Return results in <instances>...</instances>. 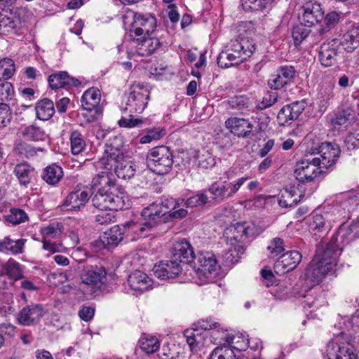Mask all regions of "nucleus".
<instances>
[{
    "instance_id": "nucleus-23",
    "label": "nucleus",
    "mask_w": 359,
    "mask_h": 359,
    "mask_svg": "<svg viewBox=\"0 0 359 359\" xmlns=\"http://www.w3.org/2000/svg\"><path fill=\"white\" fill-rule=\"evenodd\" d=\"M89 192L87 191L76 190L70 192L66 197L61 207L66 211H81L90 199Z\"/></svg>"
},
{
    "instance_id": "nucleus-2",
    "label": "nucleus",
    "mask_w": 359,
    "mask_h": 359,
    "mask_svg": "<svg viewBox=\"0 0 359 359\" xmlns=\"http://www.w3.org/2000/svg\"><path fill=\"white\" fill-rule=\"evenodd\" d=\"M92 186H101L93 196V205L100 210L117 211L128 208V198L122 189L115 185L114 181L109 177V172L102 171L92 180Z\"/></svg>"
},
{
    "instance_id": "nucleus-64",
    "label": "nucleus",
    "mask_w": 359,
    "mask_h": 359,
    "mask_svg": "<svg viewBox=\"0 0 359 359\" xmlns=\"http://www.w3.org/2000/svg\"><path fill=\"white\" fill-rule=\"evenodd\" d=\"M281 74H279L278 70L276 74H273L270 76L268 81V85L271 88L278 90L287 85V82L281 79Z\"/></svg>"
},
{
    "instance_id": "nucleus-38",
    "label": "nucleus",
    "mask_w": 359,
    "mask_h": 359,
    "mask_svg": "<svg viewBox=\"0 0 359 359\" xmlns=\"http://www.w3.org/2000/svg\"><path fill=\"white\" fill-rule=\"evenodd\" d=\"M341 48L347 52H352L359 46V26L348 31L340 41Z\"/></svg>"
},
{
    "instance_id": "nucleus-31",
    "label": "nucleus",
    "mask_w": 359,
    "mask_h": 359,
    "mask_svg": "<svg viewBox=\"0 0 359 359\" xmlns=\"http://www.w3.org/2000/svg\"><path fill=\"white\" fill-rule=\"evenodd\" d=\"M130 288L135 291L142 292L151 287L153 281L143 271L135 270L128 278Z\"/></svg>"
},
{
    "instance_id": "nucleus-50",
    "label": "nucleus",
    "mask_w": 359,
    "mask_h": 359,
    "mask_svg": "<svg viewBox=\"0 0 359 359\" xmlns=\"http://www.w3.org/2000/svg\"><path fill=\"white\" fill-rule=\"evenodd\" d=\"M352 114L350 111L343 110L337 113L332 120V124L335 130H344L351 121Z\"/></svg>"
},
{
    "instance_id": "nucleus-24",
    "label": "nucleus",
    "mask_w": 359,
    "mask_h": 359,
    "mask_svg": "<svg viewBox=\"0 0 359 359\" xmlns=\"http://www.w3.org/2000/svg\"><path fill=\"white\" fill-rule=\"evenodd\" d=\"M182 265L172 258L170 261L161 262L153 268L154 276L160 279L175 278L180 275L182 270Z\"/></svg>"
},
{
    "instance_id": "nucleus-37",
    "label": "nucleus",
    "mask_w": 359,
    "mask_h": 359,
    "mask_svg": "<svg viewBox=\"0 0 359 359\" xmlns=\"http://www.w3.org/2000/svg\"><path fill=\"white\" fill-rule=\"evenodd\" d=\"M81 107L83 109L90 111L99 104L100 102V92L97 88H91L84 92L81 97Z\"/></svg>"
},
{
    "instance_id": "nucleus-46",
    "label": "nucleus",
    "mask_w": 359,
    "mask_h": 359,
    "mask_svg": "<svg viewBox=\"0 0 359 359\" xmlns=\"http://www.w3.org/2000/svg\"><path fill=\"white\" fill-rule=\"evenodd\" d=\"M208 359H240L231 345L217 346L213 349Z\"/></svg>"
},
{
    "instance_id": "nucleus-62",
    "label": "nucleus",
    "mask_w": 359,
    "mask_h": 359,
    "mask_svg": "<svg viewBox=\"0 0 359 359\" xmlns=\"http://www.w3.org/2000/svg\"><path fill=\"white\" fill-rule=\"evenodd\" d=\"M11 113L7 104L0 103V127H6L11 121Z\"/></svg>"
},
{
    "instance_id": "nucleus-54",
    "label": "nucleus",
    "mask_w": 359,
    "mask_h": 359,
    "mask_svg": "<svg viewBox=\"0 0 359 359\" xmlns=\"http://www.w3.org/2000/svg\"><path fill=\"white\" fill-rule=\"evenodd\" d=\"M341 198L344 199L343 205L348 208L353 210L359 205V190H351L341 194Z\"/></svg>"
},
{
    "instance_id": "nucleus-56",
    "label": "nucleus",
    "mask_w": 359,
    "mask_h": 359,
    "mask_svg": "<svg viewBox=\"0 0 359 359\" xmlns=\"http://www.w3.org/2000/svg\"><path fill=\"white\" fill-rule=\"evenodd\" d=\"M165 135V130L158 127V128H152L147 130V134L143 135L140 140V142L141 144H147L150 143L154 140H158L164 137Z\"/></svg>"
},
{
    "instance_id": "nucleus-39",
    "label": "nucleus",
    "mask_w": 359,
    "mask_h": 359,
    "mask_svg": "<svg viewBox=\"0 0 359 359\" xmlns=\"http://www.w3.org/2000/svg\"><path fill=\"white\" fill-rule=\"evenodd\" d=\"M62 177V168L56 163H53L45 168L41 175L42 179L50 185H56Z\"/></svg>"
},
{
    "instance_id": "nucleus-9",
    "label": "nucleus",
    "mask_w": 359,
    "mask_h": 359,
    "mask_svg": "<svg viewBox=\"0 0 359 359\" xmlns=\"http://www.w3.org/2000/svg\"><path fill=\"white\" fill-rule=\"evenodd\" d=\"M248 179L250 177L245 175L230 182H215L208 187V191L212 194L213 199L226 200L232 198Z\"/></svg>"
},
{
    "instance_id": "nucleus-43",
    "label": "nucleus",
    "mask_w": 359,
    "mask_h": 359,
    "mask_svg": "<svg viewBox=\"0 0 359 359\" xmlns=\"http://www.w3.org/2000/svg\"><path fill=\"white\" fill-rule=\"evenodd\" d=\"M22 135L27 140L34 142L45 141L48 137L46 132L35 124L25 127L22 130Z\"/></svg>"
},
{
    "instance_id": "nucleus-34",
    "label": "nucleus",
    "mask_w": 359,
    "mask_h": 359,
    "mask_svg": "<svg viewBox=\"0 0 359 359\" xmlns=\"http://www.w3.org/2000/svg\"><path fill=\"white\" fill-rule=\"evenodd\" d=\"M25 243V239L13 240L5 237L0 240V252L13 255L21 254L23 252Z\"/></svg>"
},
{
    "instance_id": "nucleus-44",
    "label": "nucleus",
    "mask_w": 359,
    "mask_h": 359,
    "mask_svg": "<svg viewBox=\"0 0 359 359\" xmlns=\"http://www.w3.org/2000/svg\"><path fill=\"white\" fill-rule=\"evenodd\" d=\"M138 343L142 351L147 354L155 353L160 347V342L156 337L145 334L142 335Z\"/></svg>"
},
{
    "instance_id": "nucleus-17",
    "label": "nucleus",
    "mask_w": 359,
    "mask_h": 359,
    "mask_svg": "<svg viewBox=\"0 0 359 359\" xmlns=\"http://www.w3.org/2000/svg\"><path fill=\"white\" fill-rule=\"evenodd\" d=\"M156 25V22L154 17H145L141 14H135L132 29H130V36H149L154 32Z\"/></svg>"
},
{
    "instance_id": "nucleus-19",
    "label": "nucleus",
    "mask_w": 359,
    "mask_h": 359,
    "mask_svg": "<svg viewBox=\"0 0 359 359\" xmlns=\"http://www.w3.org/2000/svg\"><path fill=\"white\" fill-rule=\"evenodd\" d=\"M45 313L41 304H32L23 307L17 315L19 324L31 326L38 324Z\"/></svg>"
},
{
    "instance_id": "nucleus-60",
    "label": "nucleus",
    "mask_w": 359,
    "mask_h": 359,
    "mask_svg": "<svg viewBox=\"0 0 359 359\" xmlns=\"http://www.w3.org/2000/svg\"><path fill=\"white\" fill-rule=\"evenodd\" d=\"M271 257H275L281 254L284 250V241L280 238H274L267 247Z\"/></svg>"
},
{
    "instance_id": "nucleus-26",
    "label": "nucleus",
    "mask_w": 359,
    "mask_h": 359,
    "mask_svg": "<svg viewBox=\"0 0 359 359\" xmlns=\"http://www.w3.org/2000/svg\"><path fill=\"white\" fill-rule=\"evenodd\" d=\"M227 46L228 50H231L236 56L238 55L241 63L250 57L255 49V43L244 38L232 40Z\"/></svg>"
},
{
    "instance_id": "nucleus-33",
    "label": "nucleus",
    "mask_w": 359,
    "mask_h": 359,
    "mask_svg": "<svg viewBox=\"0 0 359 359\" xmlns=\"http://www.w3.org/2000/svg\"><path fill=\"white\" fill-rule=\"evenodd\" d=\"M330 217L331 215L328 212L323 215L317 212H313L312 219L309 223L310 230L315 234L329 231L332 226Z\"/></svg>"
},
{
    "instance_id": "nucleus-41",
    "label": "nucleus",
    "mask_w": 359,
    "mask_h": 359,
    "mask_svg": "<svg viewBox=\"0 0 359 359\" xmlns=\"http://www.w3.org/2000/svg\"><path fill=\"white\" fill-rule=\"evenodd\" d=\"M210 341L218 346L230 345L233 342V337L228 332L227 330H224L221 325L217 328H214L210 334Z\"/></svg>"
},
{
    "instance_id": "nucleus-22",
    "label": "nucleus",
    "mask_w": 359,
    "mask_h": 359,
    "mask_svg": "<svg viewBox=\"0 0 359 359\" xmlns=\"http://www.w3.org/2000/svg\"><path fill=\"white\" fill-rule=\"evenodd\" d=\"M302 258L297 250H291L283 254L274 264V270L278 274H284L294 269Z\"/></svg>"
},
{
    "instance_id": "nucleus-5",
    "label": "nucleus",
    "mask_w": 359,
    "mask_h": 359,
    "mask_svg": "<svg viewBox=\"0 0 359 359\" xmlns=\"http://www.w3.org/2000/svg\"><path fill=\"white\" fill-rule=\"evenodd\" d=\"M355 343H359V338L353 336L351 332L343 331L334 334L327 344L326 357L327 359H357Z\"/></svg>"
},
{
    "instance_id": "nucleus-58",
    "label": "nucleus",
    "mask_w": 359,
    "mask_h": 359,
    "mask_svg": "<svg viewBox=\"0 0 359 359\" xmlns=\"http://www.w3.org/2000/svg\"><path fill=\"white\" fill-rule=\"evenodd\" d=\"M16 151L21 156L27 158H30L35 156L38 151H42L43 149L40 147L36 148L34 146L25 142L18 144L15 147Z\"/></svg>"
},
{
    "instance_id": "nucleus-21",
    "label": "nucleus",
    "mask_w": 359,
    "mask_h": 359,
    "mask_svg": "<svg viewBox=\"0 0 359 359\" xmlns=\"http://www.w3.org/2000/svg\"><path fill=\"white\" fill-rule=\"evenodd\" d=\"M217 260L215 255L211 252H200L194 257L192 264L190 266L193 267L197 273H201L204 275L211 273L217 269Z\"/></svg>"
},
{
    "instance_id": "nucleus-55",
    "label": "nucleus",
    "mask_w": 359,
    "mask_h": 359,
    "mask_svg": "<svg viewBox=\"0 0 359 359\" xmlns=\"http://www.w3.org/2000/svg\"><path fill=\"white\" fill-rule=\"evenodd\" d=\"M196 158L198 161V167L203 169L212 168L215 164V159L211 153L204 149L198 151L196 156Z\"/></svg>"
},
{
    "instance_id": "nucleus-11",
    "label": "nucleus",
    "mask_w": 359,
    "mask_h": 359,
    "mask_svg": "<svg viewBox=\"0 0 359 359\" xmlns=\"http://www.w3.org/2000/svg\"><path fill=\"white\" fill-rule=\"evenodd\" d=\"M106 275V270L102 266H91L87 268L81 276L82 290H84L85 287H89L90 293L93 294L104 287Z\"/></svg>"
},
{
    "instance_id": "nucleus-35",
    "label": "nucleus",
    "mask_w": 359,
    "mask_h": 359,
    "mask_svg": "<svg viewBox=\"0 0 359 359\" xmlns=\"http://www.w3.org/2000/svg\"><path fill=\"white\" fill-rule=\"evenodd\" d=\"M36 118L41 121H48L55 114L53 102L48 98H44L36 102L35 106Z\"/></svg>"
},
{
    "instance_id": "nucleus-51",
    "label": "nucleus",
    "mask_w": 359,
    "mask_h": 359,
    "mask_svg": "<svg viewBox=\"0 0 359 359\" xmlns=\"http://www.w3.org/2000/svg\"><path fill=\"white\" fill-rule=\"evenodd\" d=\"M15 72V64L12 59L8 57L0 59V81L11 79Z\"/></svg>"
},
{
    "instance_id": "nucleus-49",
    "label": "nucleus",
    "mask_w": 359,
    "mask_h": 359,
    "mask_svg": "<svg viewBox=\"0 0 359 359\" xmlns=\"http://www.w3.org/2000/svg\"><path fill=\"white\" fill-rule=\"evenodd\" d=\"M69 140L72 154L78 155L86 149V141L81 133L79 131H72L70 134Z\"/></svg>"
},
{
    "instance_id": "nucleus-36",
    "label": "nucleus",
    "mask_w": 359,
    "mask_h": 359,
    "mask_svg": "<svg viewBox=\"0 0 359 359\" xmlns=\"http://www.w3.org/2000/svg\"><path fill=\"white\" fill-rule=\"evenodd\" d=\"M21 25V19L16 12L6 10L0 13V27L6 29L7 32L13 31Z\"/></svg>"
},
{
    "instance_id": "nucleus-3",
    "label": "nucleus",
    "mask_w": 359,
    "mask_h": 359,
    "mask_svg": "<svg viewBox=\"0 0 359 359\" xmlns=\"http://www.w3.org/2000/svg\"><path fill=\"white\" fill-rule=\"evenodd\" d=\"M339 253L337 249L318 246L316 256L306 269L305 285L314 287L321 283L326 275H334L338 270Z\"/></svg>"
},
{
    "instance_id": "nucleus-61",
    "label": "nucleus",
    "mask_w": 359,
    "mask_h": 359,
    "mask_svg": "<svg viewBox=\"0 0 359 359\" xmlns=\"http://www.w3.org/2000/svg\"><path fill=\"white\" fill-rule=\"evenodd\" d=\"M324 24L325 25V27H322L318 29L320 34L326 32L329 30L330 27L336 25L339 20V15L335 11H332L327 13L325 16L324 15Z\"/></svg>"
},
{
    "instance_id": "nucleus-20",
    "label": "nucleus",
    "mask_w": 359,
    "mask_h": 359,
    "mask_svg": "<svg viewBox=\"0 0 359 359\" xmlns=\"http://www.w3.org/2000/svg\"><path fill=\"white\" fill-rule=\"evenodd\" d=\"M324 12L319 4L308 2L302 8V13L299 15L300 22L306 26L311 27L323 20Z\"/></svg>"
},
{
    "instance_id": "nucleus-10",
    "label": "nucleus",
    "mask_w": 359,
    "mask_h": 359,
    "mask_svg": "<svg viewBox=\"0 0 359 359\" xmlns=\"http://www.w3.org/2000/svg\"><path fill=\"white\" fill-rule=\"evenodd\" d=\"M322 172L323 170L320 166V161L309 157L297 163L294 176L300 182H311Z\"/></svg>"
},
{
    "instance_id": "nucleus-32",
    "label": "nucleus",
    "mask_w": 359,
    "mask_h": 359,
    "mask_svg": "<svg viewBox=\"0 0 359 359\" xmlns=\"http://www.w3.org/2000/svg\"><path fill=\"white\" fill-rule=\"evenodd\" d=\"M48 84L51 89H58L67 86L76 87L80 85V81L70 76L67 72H58L50 74L48 79Z\"/></svg>"
},
{
    "instance_id": "nucleus-57",
    "label": "nucleus",
    "mask_w": 359,
    "mask_h": 359,
    "mask_svg": "<svg viewBox=\"0 0 359 359\" xmlns=\"http://www.w3.org/2000/svg\"><path fill=\"white\" fill-rule=\"evenodd\" d=\"M311 27L306 26L304 24L300 22L299 25H296L292 29V37L295 45H299L304 40L309 36L311 32Z\"/></svg>"
},
{
    "instance_id": "nucleus-45",
    "label": "nucleus",
    "mask_w": 359,
    "mask_h": 359,
    "mask_svg": "<svg viewBox=\"0 0 359 359\" xmlns=\"http://www.w3.org/2000/svg\"><path fill=\"white\" fill-rule=\"evenodd\" d=\"M217 64L222 68H228L241 64L238 55L236 56L231 50H228L226 46L217 57Z\"/></svg>"
},
{
    "instance_id": "nucleus-29",
    "label": "nucleus",
    "mask_w": 359,
    "mask_h": 359,
    "mask_svg": "<svg viewBox=\"0 0 359 359\" xmlns=\"http://www.w3.org/2000/svg\"><path fill=\"white\" fill-rule=\"evenodd\" d=\"M13 172L20 186L27 187L35 178V168L27 163H20L15 165Z\"/></svg>"
},
{
    "instance_id": "nucleus-8",
    "label": "nucleus",
    "mask_w": 359,
    "mask_h": 359,
    "mask_svg": "<svg viewBox=\"0 0 359 359\" xmlns=\"http://www.w3.org/2000/svg\"><path fill=\"white\" fill-rule=\"evenodd\" d=\"M318 53V61L325 67L337 65L343 57L340 41L337 39L322 43Z\"/></svg>"
},
{
    "instance_id": "nucleus-7",
    "label": "nucleus",
    "mask_w": 359,
    "mask_h": 359,
    "mask_svg": "<svg viewBox=\"0 0 359 359\" xmlns=\"http://www.w3.org/2000/svg\"><path fill=\"white\" fill-rule=\"evenodd\" d=\"M219 326V323L212 319L201 320L194 324V327L184 332V337L191 351L204 344L205 336L201 331L213 330Z\"/></svg>"
},
{
    "instance_id": "nucleus-63",
    "label": "nucleus",
    "mask_w": 359,
    "mask_h": 359,
    "mask_svg": "<svg viewBox=\"0 0 359 359\" xmlns=\"http://www.w3.org/2000/svg\"><path fill=\"white\" fill-rule=\"evenodd\" d=\"M278 70L279 74H281V79L285 81L287 83H290L293 80L296 74V71L292 66H281Z\"/></svg>"
},
{
    "instance_id": "nucleus-59",
    "label": "nucleus",
    "mask_w": 359,
    "mask_h": 359,
    "mask_svg": "<svg viewBox=\"0 0 359 359\" xmlns=\"http://www.w3.org/2000/svg\"><path fill=\"white\" fill-rule=\"evenodd\" d=\"M28 217L26 212L18 208H12L10 213L6 216V220L14 225L25 222Z\"/></svg>"
},
{
    "instance_id": "nucleus-42",
    "label": "nucleus",
    "mask_w": 359,
    "mask_h": 359,
    "mask_svg": "<svg viewBox=\"0 0 359 359\" xmlns=\"http://www.w3.org/2000/svg\"><path fill=\"white\" fill-rule=\"evenodd\" d=\"M278 0H241L245 11L269 10Z\"/></svg>"
},
{
    "instance_id": "nucleus-14",
    "label": "nucleus",
    "mask_w": 359,
    "mask_h": 359,
    "mask_svg": "<svg viewBox=\"0 0 359 359\" xmlns=\"http://www.w3.org/2000/svg\"><path fill=\"white\" fill-rule=\"evenodd\" d=\"M351 225L342 224L340 226L336 235L333 236L329 243L324 246V248L331 247L333 250H339V256L344 246L348 245L356 238H358Z\"/></svg>"
},
{
    "instance_id": "nucleus-40",
    "label": "nucleus",
    "mask_w": 359,
    "mask_h": 359,
    "mask_svg": "<svg viewBox=\"0 0 359 359\" xmlns=\"http://www.w3.org/2000/svg\"><path fill=\"white\" fill-rule=\"evenodd\" d=\"M224 234L231 241H241L243 236L248 237L249 227L246 225L245 222L237 223L226 228L224 231Z\"/></svg>"
},
{
    "instance_id": "nucleus-4",
    "label": "nucleus",
    "mask_w": 359,
    "mask_h": 359,
    "mask_svg": "<svg viewBox=\"0 0 359 359\" xmlns=\"http://www.w3.org/2000/svg\"><path fill=\"white\" fill-rule=\"evenodd\" d=\"M150 97V88L147 83H134L131 85L129 93L127 95L124 112L129 113V118L123 117L118 121L121 127L135 128L140 127L143 120L135 118L133 114H141L146 108Z\"/></svg>"
},
{
    "instance_id": "nucleus-52",
    "label": "nucleus",
    "mask_w": 359,
    "mask_h": 359,
    "mask_svg": "<svg viewBox=\"0 0 359 359\" xmlns=\"http://www.w3.org/2000/svg\"><path fill=\"white\" fill-rule=\"evenodd\" d=\"M231 109L238 110L243 114L250 111V102L248 98L244 96H236L229 101Z\"/></svg>"
},
{
    "instance_id": "nucleus-18",
    "label": "nucleus",
    "mask_w": 359,
    "mask_h": 359,
    "mask_svg": "<svg viewBox=\"0 0 359 359\" xmlns=\"http://www.w3.org/2000/svg\"><path fill=\"white\" fill-rule=\"evenodd\" d=\"M132 224H136L135 222H131L126 224V227L122 229L118 225L114 226L108 231L104 232L101 236L100 240L104 248L107 249L113 248L118 245V244L123 240V235L125 233H134L136 238H141L137 236V233L132 230L130 226Z\"/></svg>"
},
{
    "instance_id": "nucleus-25",
    "label": "nucleus",
    "mask_w": 359,
    "mask_h": 359,
    "mask_svg": "<svg viewBox=\"0 0 359 359\" xmlns=\"http://www.w3.org/2000/svg\"><path fill=\"white\" fill-rule=\"evenodd\" d=\"M306 105V102L302 100L284 106L278 114L277 118L279 124L284 126L288 121L298 118L305 109Z\"/></svg>"
},
{
    "instance_id": "nucleus-16",
    "label": "nucleus",
    "mask_w": 359,
    "mask_h": 359,
    "mask_svg": "<svg viewBox=\"0 0 359 359\" xmlns=\"http://www.w3.org/2000/svg\"><path fill=\"white\" fill-rule=\"evenodd\" d=\"M340 152L337 144L325 142L321 143L318 148H316L313 152L319 154L320 157H313V158L320 161L322 168L327 169L336 163Z\"/></svg>"
},
{
    "instance_id": "nucleus-15",
    "label": "nucleus",
    "mask_w": 359,
    "mask_h": 359,
    "mask_svg": "<svg viewBox=\"0 0 359 359\" xmlns=\"http://www.w3.org/2000/svg\"><path fill=\"white\" fill-rule=\"evenodd\" d=\"M294 295L299 299V302L304 308H318L324 302L323 298L318 294L313 287L304 285L299 290V286L297 285L293 289Z\"/></svg>"
},
{
    "instance_id": "nucleus-53",
    "label": "nucleus",
    "mask_w": 359,
    "mask_h": 359,
    "mask_svg": "<svg viewBox=\"0 0 359 359\" xmlns=\"http://www.w3.org/2000/svg\"><path fill=\"white\" fill-rule=\"evenodd\" d=\"M210 202L206 191H198L196 194L187 198L184 204L187 208H196L204 205Z\"/></svg>"
},
{
    "instance_id": "nucleus-12",
    "label": "nucleus",
    "mask_w": 359,
    "mask_h": 359,
    "mask_svg": "<svg viewBox=\"0 0 359 359\" xmlns=\"http://www.w3.org/2000/svg\"><path fill=\"white\" fill-rule=\"evenodd\" d=\"M123 140L122 136L115 135L110 138L105 144V156L100 160V163L104 168L105 165H111L112 163L124 158L122 148Z\"/></svg>"
},
{
    "instance_id": "nucleus-6",
    "label": "nucleus",
    "mask_w": 359,
    "mask_h": 359,
    "mask_svg": "<svg viewBox=\"0 0 359 359\" xmlns=\"http://www.w3.org/2000/svg\"><path fill=\"white\" fill-rule=\"evenodd\" d=\"M147 167L157 175L169 172L173 165V154L169 147L158 146L154 147L147 156Z\"/></svg>"
},
{
    "instance_id": "nucleus-30",
    "label": "nucleus",
    "mask_w": 359,
    "mask_h": 359,
    "mask_svg": "<svg viewBox=\"0 0 359 359\" xmlns=\"http://www.w3.org/2000/svg\"><path fill=\"white\" fill-rule=\"evenodd\" d=\"M225 125L230 131L238 137H248L253 128V126L245 118L231 117L228 118Z\"/></svg>"
},
{
    "instance_id": "nucleus-28",
    "label": "nucleus",
    "mask_w": 359,
    "mask_h": 359,
    "mask_svg": "<svg viewBox=\"0 0 359 359\" xmlns=\"http://www.w3.org/2000/svg\"><path fill=\"white\" fill-rule=\"evenodd\" d=\"M104 168L106 170V172H109V176L112 175V174L109 171L114 170L117 177L123 180L132 178L135 172L133 163L126 159L125 157L112 163L111 165H105Z\"/></svg>"
},
{
    "instance_id": "nucleus-27",
    "label": "nucleus",
    "mask_w": 359,
    "mask_h": 359,
    "mask_svg": "<svg viewBox=\"0 0 359 359\" xmlns=\"http://www.w3.org/2000/svg\"><path fill=\"white\" fill-rule=\"evenodd\" d=\"M172 258L178 262L182 266L191 265L194 259L193 248L185 240L177 242L172 248Z\"/></svg>"
},
{
    "instance_id": "nucleus-13",
    "label": "nucleus",
    "mask_w": 359,
    "mask_h": 359,
    "mask_svg": "<svg viewBox=\"0 0 359 359\" xmlns=\"http://www.w3.org/2000/svg\"><path fill=\"white\" fill-rule=\"evenodd\" d=\"M161 43L158 38L150 36L133 37L131 41L132 48L128 54L147 56L159 48Z\"/></svg>"
},
{
    "instance_id": "nucleus-47",
    "label": "nucleus",
    "mask_w": 359,
    "mask_h": 359,
    "mask_svg": "<svg viewBox=\"0 0 359 359\" xmlns=\"http://www.w3.org/2000/svg\"><path fill=\"white\" fill-rule=\"evenodd\" d=\"M2 269L6 276L14 280H19L23 277L20 264L12 258L2 264Z\"/></svg>"
},
{
    "instance_id": "nucleus-48",
    "label": "nucleus",
    "mask_w": 359,
    "mask_h": 359,
    "mask_svg": "<svg viewBox=\"0 0 359 359\" xmlns=\"http://www.w3.org/2000/svg\"><path fill=\"white\" fill-rule=\"evenodd\" d=\"M296 191L291 188L290 189H285L282 194L281 196L278 200L279 205L283 208H288L292 207L299 202L300 198L302 195L299 194L296 196Z\"/></svg>"
},
{
    "instance_id": "nucleus-1",
    "label": "nucleus",
    "mask_w": 359,
    "mask_h": 359,
    "mask_svg": "<svg viewBox=\"0 0 359 359\" xmlns=\"http://www.w3.org/2000/svg\"><path fill=\"white\" fill-rule=\"evenodd\" d=\"M179 205V202L173 198L155 201L142 210L141 216L144 222L142 224H132L130 226L137 233L139 237H146L149 231L163 222V217L167 213L176 219L186 217L188 213L187 210L181 208L175 210Z\"/></svg>"
}]
</instances>
